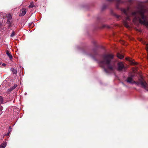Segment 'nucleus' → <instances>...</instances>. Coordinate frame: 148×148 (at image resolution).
Returning <instances> with one entry per match:
<instances>
[{"instance_id": "nucleus-1", "label": "nucleus", "mask_w": 148, "mask_h": 148, "mask_svg": "<svg viewBox=\"0 0 148 148\" xmlns=\"http://www.w3.org/2000/svg\"><path fill=\"white\" fill-rule=\"evenodd\" d=\"M121 10L126 16V21H123V23L126 27H129L127 21L130 20V17L132 16L133 18V21L135 24L139 22L148 28V15H145L146 12H148V10L145 9L143 6L138 5L135 11H133V10L128 7L126 8H121Z\"/></svg>"}, {"instance_id": "nucleus-2", "label": "nucleus", "mask_w": 148, "mask_h": 148, "mask_svg": "<svg viewBox=\"0 0 148 148\" xmlns=\"http://www.w3.org/2000/svg\"><path fill=\"white\" fill-rule=\"evenodd\" d=\"M114 56L110 54H105L103 56V59L99 62L100 65L103 68L104 71L106 73L109 71H112L116 68V64H117L118 69L119 70H121L124 67L123 64L122 62L117 61L113 62L112 60Z\"/></svg>"}, {"instance_id": "nucleus-3", "label": "nucleus", "mask_w": 148, "mask_h": 148, "mask_svg": "<svg viewBox=\"0 0 148 148\" xmlns=\"http://www.w3.org/2000/svg\"><path fill=\"white\" fill-rule=\"evenodd\" d=\"M7 23L8 25V28H10L12 26V17L10 14H8L7 16Z\"/></svg>"}, {"instance_id": "nucleus-4", "label": "nucleus", "mask_w": 148, "mask_h": 148, "mask_svg": "<svg viewBox=\"0 0 148 148\" xmlns=\"http://www.w3.org/2000/svg\"><path fill=\"white\" fill-rule=\"evenodd\" d=\"M140 84L143 88H144L145 90L148 91V84L145 81H141Z\"/></svg>"}, {"instance_id": "nucleus-5", "label": "nucleus", "mask_w": 148, "mask_h": 148, "mask_svg": "<svg viewBox=\"0 0 148 148\" xmlns=\"http://www.w3.org/2000/svg\"><path fill=\"white\" fill-rule=\"evenodd\" d=\"M133 76H131L130 77H128L127 79V82L131 83H133Z\"/></svg>"}, {"instance_id": "nucleus-6", "label": "nucleus", "mask_w": 148, "mask_h": 148, "mask_svg": "<svg viewBox=\"0 0 148 148\" xmlns=\"http://www.w3.org/2000/svg\"><path fill=\"white\" fill-rule=\"evenodd\" d=\"M6 53L7 55L8 56L10 59L11 60L12 58V56L11 54L10 51L7 50L6 52Z\"/></svg>"}, {"instance_id": "nucleus-7", "label": "nucleus", "mask_w": 148, "mask_h": 148, "mask_svg": "<svg viewBox=\"0 0 148 148\" xmlns=\"http://www.w3.org/2000/svg\"><path fill=\"white\" fill-rule=\"evenodd\" d=\"M117 56L118 58L121 59H122L124 57L123 56L119 53H117Z\"/></svg>"}, {"instance_id": "nucleus-8", "label": "nucleus", "mask_w": 148, "mask_h": 148, "mask_svg": "<svg viewBox=\"0 0 148 148\" xmlns=\"http://www.w3.org/2000/svg\"><path fill=\"white\" fill-rule=\"evenodd\" d=\"M6 145L7 144L6 142L3 143L0 145V148H4L6 147Z\"/></svg>"}, {"instance_id": "nucleus-9", "label": "nucleus", "mask_w": 148, "mask_h": 148, "mask_svg": "<svg viewBox=\"0 0 148 148\" xmlns=\"http://www.w3.org/2000/svg\"><path fill=\"white\" fill-rule=\"evenodd\" d=\"M26 9H23L22 10V13L21 14V16H24L26 13Z\"/></svg>"}, {"instance_id": "nucleus-10", "label": "nucleus", "mask_w": 148, "mask_h": 148, "mask_svg": "<svg viewBox=\"0 0 148 148\" xmlns=\"http://www.w3.org/2000/svg\"><path fill=\"white\" fill-rule=\"evenodd\" d=\"M11 71H12V72L14 74H16L17 73V71L15 69L13 68H12L11 69Z\"/></svg>"}, {"instance_id": "nucleus-11", "label": "nucleus", "mask_w": 148, "mask_h": 148, "mask_svg": "<svg viewBox=\"0 0 148 148\" xmlns=\"http://www.w3.org/2000/svg\"><path fill=\"white\" fill-rule=\"evenodd\" d=\"M3 98L2 97L0 96V103L2 104L3 103Z\"/></svg>"}, {"instance_id": "nucleus-12", "label": "nucleus", "mask_w": 148, "mask_h": 148, "mask_svg": "<svg viewBox=\"0 0 148 148\" xmlns=\"http://www.w3.org/2000/svg\"><path fill=\"white\" fill-rule=\"evenodd\" d=\"M17 86V85L15 84L11 88V90H12L15 89L16 87Z\"/></svg>"}, {"instance_id": "nucleus-13", "label": "nucleus", "mask_w": 148, "mask_h": 148, "mask_svg": "<svg viewBox=\"0 0 148 148\" xmlns=\"http://www.w3.org/2000/svg\"><path fill=\"white\" fill-rule=\"evenodd\" d=\"M15 34L14 32V31H13L10 35V37H13L14 36Z\"/></svg>"}, {"instance_id": "nucleus-14", "label": "nucleus", "mask_w": 148, "mask_h": 148, "mask_svg": "<svg viewBox=\"0 0 148 148\" xmlns=\"http://www.w3.org/2000/svg\"><path fill=\"white\" fill-rule=\"evenodd\" d=\"M34 6V5L33 3H31L30 5L29 6V7L30 8H32Z\"/></svg>"}, {"instance_id": "nucleus-15", "label": "nucleus", "mask_w": 148, "mask_h": 148, "mask_svg": "<svg viewBox=\"0 0 148 148\" xmlns=\"http://www.w3.org/2000/svg\"><path fill=\"white\" fill-rule=\"evenodd\" d=\"M145 44L146 45V50L148 51V43H145Z\"/></svg>"}, {"instance_id": "nucleus-16", "label": "nucleus", "mask_w": 148, "mask_h": 148, "mask_svg": "<svg viewBox=\"0 0 148 148\" xmlns=\"http://www.w3.org/2000/svg\"><path fill=\"white\" fill-rule=\"evenodd\" d=\"M12 131V128H11V127L10 126L9 127V129L8 130V132L9 133H10Z\"/></svg>"}, {"instance_id": "nucleus-17", "label": "nucleus", "mask_w": 148, "mask_h": 148, "mask_svg": "<svg viewBox=\"0 0 148 148\" xmlns=\"http://www.w3.org/2000/svg\"><path fill=\"white\" fill-rule=\"evenodd\" d=\"M116 1L119 3H122V1L121 0H116Z\"/></svg>"}, {"instance_id": "nucleus-18", "label": "nucleus", "mask_w": 148, "mask_h": 148, "mask_svg": "<svg viewBox=\"0 0 148 148\" xmlns=\"http://www.w3.org/2000/svg\"><path fill=\"white\" fill-rule=\"evenodd\" d=\"M10 133L8 132L7 134H6L5 135V136H9L10 134Z\"/></svg>"}, {"instance_id": "nucleus-19", "label": "nucleus", "mask_w": 148, "mask_h": 148, "mask_svg": "<svg viewBox=\"0 0 148 148\" xmlns=\"http://www.w3.org/2000/svg\"><path fill=\"white\" fill-rule=\"evenodd\" d=\"M3 108V107L1 105H0V111L1 110H2Z\"/></svg>"}, {"instance_id": "nucleus-20", "label": "nucleus", "mask_w": 148, "mask_h": 148, "mask_svg": "<svg viewBox=\"0 0 148 148\" xmlns=\"http://www.w3.org/2000/svg\"><path fill=\"white\" fill-rule=\"evenodd\" d=\"M2 65L3 66H5V64L4 63H3L2 64Z\"/></svg>"}, {"instance_id": "nucleus-21", "label": "nucleus", "mask_w": 148, "mask_h": 148, "mask_svg": "<svg viewBox=\"0 0 148 148\" xmlns=\"http://www.w3.org/2000/svg\"><path fill=\"white\" fill-rule=\"evenodd\" d=\"M11 88H10L8 90V91H12V90H11Z\"/></svg>"}, {"instance_id": "nucleus-22", "label": "nucleus", "mask_w": 148, "mask_h": 148, "mask_svg": "<svg viewBox=\"0 0 148 148\" xmlns=\"http://www.w3.org/2000/svg\"><path fill=\"white\" fill-rule=\"evenodd\" d=\"M1 63H0V65H1Z\"/></svg>"}]
</instances>
